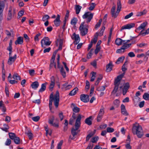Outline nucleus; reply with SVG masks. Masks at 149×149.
Listing matches in <instances>:
<instances>
[{
	"instance_id": "nucleus-41",
	"label": "nucleus",
	"mask_w": 149,
	"mask_h": 149,
	"mask_svg": "<svg viewBox=\"0 0 149 149\" xmlns=\"http://www.w3.org/2000/svg\"><path fill=\"white\" fill-rule=\"evenodd\" d=\"M149 33V28L146 30L145 32H143V30H142L139 34V35H141L144 36Z\"/></svg>"
},
{
	"instance_id": "nucleus-49",
	"label": "nucleus",
	"mask_w": 149,
	"mask_h": 149,
	"mask_svg": "<svg viewBox=\"0 0 149 149\" xmlns=\"http://www.w3.org/2000/svg\"><path fill=\"white\" fill-rule=\"evenodd\" d=\"M98 139V137L97 136H95L92 138L91 141L92 143H94L97 141Z\"/></svg>"
},
{
	"instance_id": "nucleus-3",
	"label": "nucleus",
	"mask_w": 149,
	"mask_h": 149,
	"mask_svg": "<svg viewBox=\"0 0 149 149\" xmlns=\"http://www.w3.org/2000/svg\"><path fill=\"white\" fill-rule=\"evenodd\" d=\"M81 116L80 114H79L77 116L76 120L75 125V128L72 127L71 130V134L72 136H75L78 134V132H76L79 128L81 125Z\"/></svg>"
},
{
	"instance_id": "nucleus-32",
	"label": "nucleus",
	"mask_w": 149,
	"mask_h": 149,
	"mask_svg": "<svg viewBox=\"0 0 149 149\" xmlns=\"http://www.w3.org/2000/svg\"><path fill=\"white\" fill-rule=\"evenodd\" d=\"M103 77L102 75L101 74H99V77L97 78V79L95 83V85L97 86L98 84L100 81L102 79Z\"/></svg>"
},
{
	"instance_id": "nucleus-43",
	"label": "nucleus",
	"mask_w": 149,
	"mask_h": 149,
	"mask_svg": "<svg viewBox=\"0 0 149 149\" xmlns=\"http://www.w3.org/2000/svg\"><path fill=\"white\" fill-rule=\"evenodd\" d=\"M81 8V7L79 5H76L75 7V10L76 11V13L77 14H78Z\"/></svg>"
},
{
	"instance_id": "nucleus-50",
	"label": "nucleus",
	"mask_w": 149,
	"mask_h": 149,
	"mask_svg": "<svg viewBox=\"0 0 149 149\" xmlns=\"http://www.w3.org/2000/svg\"><path fill=\"white\" fill-rule=\"evenodd\" d=\"M49 18L50 17L48 15H45L43 17L42 20L43 21L45 22L48 20V19H49Z\"/></svg>"
},
{
	"instance_id": "nucleus-13",
	"label": "nucleus",
	"mask_w": 149,
	"mask_h": 149,
	"mask_svg": "<svg viewBox=\"0 0 149 149\" xmlns=\"http://www.w3.org/2000/svg\"><path fill=\"white\" fill-rule=\"evenodd\" d=\"M135 26V24L133 23H131L130 24H128L126 25L122 26L121 28L120 31H122L123 30L126 29H130L133 27Z\"/></svg>"
},
{
	"instance_id": "nucleus-25",
	"label": "nucleus",
	"mask_w": 149,
	"mask_h": 149,
	"mask_svg": "<svg viewBox=\"0 0 149 149\" xmlns=\"http://www.w3.org/2000/svg\"><path fill=\"white\" fill-rule=\"evenodd\" d=\"M92 116H90L88 118H86L85 120V123L88 125H90L92 124V123L91 119Z\"/></svg>"
},
{
	"instance_id": "nucleus-45",
	"label": "nucleus",
	"mask_w": 149,
	"mask_h": 149,
	"mask_svg": "<svg viewBox=\"0 0 149 149\" xmlns=\"http://www.w3.org/2000/svg\"><path fill=\"white\" fill-rule=\"evenodd\" d=\"M77 19L76 18L74 17L71 20V24L72 25H75L77 22Z\"/></svg>"
},
{
	"instance_id": "nucleus-62",
	"label": "nucleus",
	"mask_w": 149,
	"mask_h": 149,
	"mask_svg": "<svg viewBox=\"0 0 149 149\" xmlns=\"http://www.w3.org/2000/svg\"><path fill=\"white\" fill-rule=\"evenodd\" d=\"M100 48L101 47L100 46H96V48L95 51V54H97L100 51Z\"/></svg>"
},
{
	"instance_id": "nucleus-52",
	"label": "nucleus",
	"mask_w": 149,
	"mask_h": 149,
	"mask_svg": "<svg viewBox=\"0 0 149 149\" xmlns=\"http://www.w3.org/2000/svg\"><path fill=\"white\" fill-rule=\"evenodd\" d=\"M143 97L144 99L146 100H148L149 98V94L145 93L143 95Z\"/></svg>"
},
{
	"instance_id": "nucleus-5",
	"label": "nucleus",
	"mask_w": 149,
	"mask_h": 149,
	"mask_svg": "<svg viewBox=\"0 0 149 149\" xmlns=\"http://www.w3.org/2000/svg\"><path fill=\"white\" fill-rule=\"evenodd\" d=\"M89 26L88 24H85V22H83L81 23L79 27V30L80 32L81 35L84 36L87 34Z\"/></svg>"
},
{
	"instance_id": "nucleus-58",
	"label": "nucleus",
	"mask_w": 149,
	"mask_h": 149,
	"mask_svg": "<svg viewBox=\"0 0 149 149\" xmlns=\"http://www.w3.org/2000/svg\"><path fill=\"white\" fill-rule=\"evenodd\" d=\"M5 92L6 95L7 97L9 96V90L8 87L7 86H6L5 87Z\"/></svg>"
},
{
	"instance_id": "nucleus-35",
	"label": "nucleus",
	"mask_w": 149,
	"mask_h": 149,
	"mask_svg": "<svg viewBox=\"0 0 149 149\" xmlns=\"http://www.w3.org/2000/svg\"><path fill=\"white\" fill-rule=\"evenodd\" d=\"M125 74V72H124L118 76L115 79V80L117 81H118L119 82H120V80H121L123 77L124 76Z\"/></svg>"
},
{
	"instance_id": "nucleus-57",
	"label": "nucleus",
	"mask_w": 149,
	"mask_h": 149,
	"mask_svg": "<svg viewBox=\"0 0 149 149\" xmlns=\"http://www.w3.org/2000/svg\"><path fill=\"white\" fill-rule=\"evenodd\" d=\"M54 120V116H52L51 117V118L49 119V120L48 122L49 123L50 125L52 124L53 123Z\"/></svg>"
},
{
	"instance_id": "nucleus-15",
	"label": "nucleus",
	"mask_w": 149,
	"mask_h": 149,
	"mask_svg": "<svg viewBox=\"0 0 149 149\" xmlns=\"http://www.w3.org/2000/svg\"><path fill=\"white\" fill-rule=\"evenodd\" d=\"M16 57L17 55L16 54L13 57H9L8 61V64L9 65H11L14 62L16 59Z\"/></svg>"
},
{
	"instance_id": "nucleus-44",
	"label": "nucleus",
	"mask_w": 149,
	"mask_h": 149,
	"mask_svg": "<svg viewBox=\"0 0 149 149\" xmlns=\"http://www.w3.org/2000/svg\"><path fill=\"white\" fill-rule=\"evenodd\" d=\"M146 12L147 11L145 10H144L142 12L138 13L136 15V16L138 17L141 16L146 14Z\"/></svg>"
},
{
	"instance_id": "nucleus-27",
	"label": "nucleus",
	"mask_w": 149,
	"mask_h": 149,
	"mask_svg": "<svg viewBox=\"0 0 149 149\" xmlns=\"http://www.w3.org/2000/svg\"><path fill=\"white\" fill-rule=\"evenodd\" d=\"M63 88L65 90H68L72 87V85L68 84V83H65L62 85Z\"/></svg>"
},
{
	"instance_id": "nucleus-56",
	"label": "nucleus",
	"mask_w": 149,
	"mask_h": 149,
	"mask_svg": "<svg viewBox=\"0 0 149 149\" xmlns=\"http://www.w3.org/2000/svg\"><path fill=\"white\" fill-rule=\"evenodd\" d=\"M114 131V129L112 127H108L107 128V131L108 132L112 133Z\"/></svg>"
},
{
	"instance_id": "nucleus-21",
	"label": "nucleus",
	"mask_w": 149,
	"mask_h": 149,
	"mask_svg": "<svg viewBox=\"0 0 149 149\" xmlns=\"http://www.w3.org/2000/svg\"><path fill=\"white\" fill-rule=\"evenodd\" d=\"M25 133L28 136L29 139L31 140L33 137V135L32 133L31 132L30 130L28 129L26 130L25 131Z\"/></svg>"
},
{
	"instance_id": "nucleus-46",
	"label": "nucleus",
	"mask_w": 149,
	"mask_h": 149,
	"mask_svg": "<svg viewBox=\"0 0 149 149\" xmlns=\"http://www.w3.org/2000/svg\"><path fill=\"white\" fill-rule=\"evenodd\" d=\"M41 35L40 33H38L36 34L34 37V40L35 42H38L40 40L39 38H38Z\"/></svg>"
},
{
	"instance_id": "nucleus-28",
	"label": "nucleus",
	"mask_w": 149,
	"mask_h": 149,
	"mask_svg": "<svg viewBox=\"0 0 149 149\" xmlns=\"http://www.w3.org/2000/svg\"><path fill=\"white\" fill-rule=\"evenodd\" d=\"M112 63H110L106 65V72H109L112 70Z\"/></svg>"
},
{
	"instance_id": "nucleus-34",
	"label": "nucleus",
	"mask_w": 149,
	"mask_h": 149,
	"mask_svg": "<svg viewBox=\"0 0 149 149\" xmlns=\"http://www.w3.org/2000/svg\"><path fill=\"white\" fill-rule=\"evenodd\" d=\"M115 42L117 45H120L122 43V40L120 38H117L116 39Z\"/></svg>"
},
{
	"instance_id": "nucleus-6",
	"label": "nucleus",
	"mask_w": 149,
	"mask_h": 149,
	"mask_svg": "<svg viewBox=\"0 0 149 149\" xmlns=\"http://www.w3.org/2000/svg\"><path fill=\"white\" fill-rule=\"evenodd\" d=\"M93 13L90 12H87L83 15L82 17L83 19H86V22L88 23L93 18Z\"/></svg>"
},
{
	"instance_id": "nucleus-51",
	"label": "nucleus",
	"mask_w": 149,
	"mask_h": 149,
	"mask_svg": "<svg viewBox=\"0 0 149 149\" xmlns=\"http://www.w3.org/2000/svg\"><path fill=\"white\" fill-rule=\"evenodd\" d=\"M96 4L95 3H92L90 4V7L88 8V9L90 10H92L94 9Z\"/></svg>"
},
{
	"instance_id": "nucleus-39",
	"label": "nucleus",
	"mask_w": 149,
	"mask_h": 149,
	"mask_svg": "<svg viewBox=\"0 0 149 149\" xmlns=\"http://www.w3.org/2000/svg\"><path fill=\"white\" fill-rule=\"evenodd\" d=\"M124 56H121L119 58L117 61L116 62V63L117 64H119L120 63L122 62L124 59Z\"/></svg>"
},
{
	"instance_id": "nucleus-16",
	"label": "nucleus",
	"mask_w": 149,
	"mask_h": 149,
	"mask_svg": "<svg viewBox=\"0 0 149 149\" xmlns=\"http://www.w3.org/2000/svg\"><path fill=\"white\" fill-rule=\"evenodd\" d=\"M130 87L129 84L128 82L125 83L123 89V94L125 95L127 91Z\"/></svg>"
},
{
	"instance_id": "nucleus-9",
	"label": "nucleus",
	"mask_w": 149,
	"mask_h": 149,
	"mask_svg": "<svg viewBox=\"0 0 149 149\" xmlns=\"http://www.w3.org/2000/svg\"><path fill=\"white\" fill-rule=\"evenodd\" d=\"M71 38L72 39L74 40V43L75 45H77L78 44L80 40V38L79 35L75 33H73L71 36Z\"/></svg>"
},
{
	"instance_id": "nucleus-29",
	"label": "nucleus",
	"mask_w": 149,
	"mask_h": 149,
	"mask_svg": "<svg viewBox=\"0 0 149 149\" xmlns=\"http://www.w3.org/2000/svg\"><path fill=\"white\" fill-rule=\"evenodd\" d=\"M60 72L62 75L63 78H65L66 77V72L65 71L64 69L63 66H60Z\"/></svg>"
},
{
	"instance_id": "nucleus-36",
	"label": "nucleus",
	"mask_w": 149,
	"mask_h": 149,
	"mask_svg": "<svg viewBox=\"0 0 149 149\" xmlns=\"http://www.w3.org/2000/svg\"><path fill=\"white\" fill-rule=\"evenodd\" d=\"M3 127L1 128V129L3 131L6 132H8V130L9 128V127L7 124H4L3 125Z\"/></svg>"
},
{
	"instance_id": "nucleus-14",
	"label": "nucleus",
	"mask_w": 149,
	"mask_h": 149,
	"mask_svg": "<svg viewBox=\"0 0 149 149\" xmlns=\"http://www.w3.org/2000/svg\"><path fill=\"white\" fill-rule=\"evenodd\" d=\"M61 22L60 15L58 14L56 19L54 21V22L55 26L56 27L59 26L60 25Z\"/></svg>"
},
{
	"instance_id": "nucleus-30",
	"label": "nucleus",
	"mask_w": 149,
	"mask_h": 149,
	"mask_svg": "<svg viewBox=\"0 0 149 149\" xmlns=\"http://www.w3.org/2000/svg\"><path fill=\"white\" fill-rule=\"evenodd\" d=\"M98 36V33L96 32L95 35L93 39L91 40V42L93 43H95L97 40V37Z\"/></svg>"
},
{
	"instance_id": "nucleus-60",
	"label": "nucleus",
	"mask_w": 149,
	"mask_h": 149,
	"mask_svg": "<svg viewBox=\"0 0 149 149\" xmlns=\"http://www.w3.org/2000/svg\"><path fill=\"white\" fill-rule=\"evenodd\" d=\"M40 117L39 116H36L32 118V119L33 120L37 122L40 119Z\"/></svg>"
},
{
	"instance_id": "nucleus-63",
	"label": "nucleus",
	"mask_w": 149,
	"mask_h": 149,
	"mask_svg": "<svg viewBox=\"0 0 149 149\" xmlns=\"http://www.w3.org/2000/svg\"><path fill=\"white\" fill-rule=\"evenodd\" d=\"M11 143V140L9 139H7L6 141L5 142V144L6 146H9L10 144Z\"/></svg>"
},
{
	"instance_id": "nucleus-18",
	"label": "nucleus",
	"mask_w": 149,
	"mask_h": 149,
	"mask_svg": "<svg viewBox=\"0 0 149 149\" xmlns=\"http://www.w3.org/2000/svg\"><path fill=\"white\" fill-rule=\"evenodd\" d=\"M140 98L139 97L134 96L133 100L134 104L135 106L136 107L138 106V105L139 102L140 101Z\"/></svg>"
},
{
	"instance_id": "nucleus-8",
	"label": "nucleus",
	"mask_w": 149,
	"mask_h": 149,
	"mask_svg": "<svg viewBox=\"0 0 149 149\" xmlns=\"http://www.w3.org/2000/svg\"><path fill=\"white\" fill-rule=\"evenodd\" d=\"M104 113V109L103 107H102L100 110L99 113L97 116V122H100L101 121Z\"/></svg>"
},
{
	"instance_id": "nucleus-54",
	"label": "nucleus",
	"mask_w": 149,
	"mask_h": 149,
	"mask_svg": "<svg viewBox=\"0 0 149 149\" xmlns=\"http://www.w3.org/2000/svg\"><path fill=\"white\" fill-rule=\"evenodd\" d=\"M60 56L59 54H57V68H60Z\"/></svg>"
},
{
	"instance_id": "nucleus-38",
	"label": "nucleus",
	"mask_w": 149,
	"mask_h": 149,
	"mask_svg": "<svg viewBox=\"0 0 149 149\" xmlns=\"http://www.w3.org/2000/svg\"><path fill=\"white\" fill-rule=\"evenodd\" d=\"M13 78L15 80H20L21 79L20 77L17 74H15L13 75Z\"/></svg>"
},
{
	"instance_id": "nucleus-24",
	"label": "nucleus",
	"mask_w": 149,
	"mask_h": 149,
	"mask_svg": "<svg viewBox=\"0 0 149 149\" xmlns=\"http://www.w3.org/2000/svg\"><path fill=\"white\" fill-rule=\"evenodd\" d=\"M12 6H10L8 15L7 19L8 20H11L12 18Z\"/></svg>"
},
{
	"instance_id": "nucleus-55",
	"label": "nucleus",
	"mask_w": 149,
	"mask_h": 149,
	"mask_svg": "<svg viewBox=\"0 0 149 149\" xmlns=\"http://www.w3.org/2000/svg\"><path fill=\"white\" fill-rule=\"evenodd\" d=\"M105 86H100L97 88V90L98 91H102L105 90Z\"/></svg>"
},
{
	"instance_id": "nucleus-1",
	"label": "nucleus",
	"mask_w": 149,
	"mask_h": 149,
	"mask_svg": "<svg viewBox=\"0 0 149 149\" xmlns=\"http://www.w3.org/2000/svg\"><path fill=\"white\" fill-rule=\"evenodd\" d=\"M53 101H54V104L56 107H58L59 101V95L58 91H56L54 97H53V95L52 93H51L50 94L49 103V108L50 110H52Z\"/></svg>"
},
{
	"instance_id": "nucleus-53",
	"label": "nucleus",
	"mask_w": 149,
	"mask_h": 149,
	"mask_svg": "<svg viewBox=\"0 0 149 149\" xmlns=\"http://www.w3.org/2000/svg\"><path fill=\"white\" fill-rule=\"evenodd\" d=\"M92 76L91 78V81H93L95 79V75L96 74V72H91Z\"/></svg>"
},
{
	"instance_id": "nucleus-20",
	"label": "nucleus",
	"mask_w": 149,
	"mask_h": 149,
	"mask_svg": "<svg viewBox=\"0 0 149 149\" xmlns=\"http://www.w3.org/2000/svg\"><path fill=\"white\" fill-rule=\"evenodd\" d=\"M47 84L48 83L47 82L42 84L41 86V88L39 89L38 92L39 93H42L46 89V86Z\"/></svg>"
},
{
	"instance_id": "nucleus-64",
	"label": "nucleus",
	"mask_w": 149,
	"mask_h": 149,
	"mask_svg": "<svg viewBox=\"0 0 149 149\" xmlns=\"http://www.w3.org/2000/svg\"><path fill=\"white\" fill-rule=\"evenodd\" d=\"M122 113L125 116H127L129 115L128 113L127 112L125 109L121 111Z\"/></svg>"
},
{
	"instance_id": "nucleus-61",
	"label": "nucleus",
	"mask_w": 149,
	"mask_h": 149,
	"mask_svg": "<svg viewBox=\"0 0 149 149\" xmlns=\"http://www.w3.org/2000/svg\"><path fill=\"white\" fill-rule=\"evenodd\" d=\"M124 52V50L121 47L120 49H118L116 51V52L117 53H123Z\"/></svg>"
},
{
	"instance_id": "nucleus-19",
	"label": "nucleus",
	"mask_w": 149,
	"mask_h": 149,
	"mask_svg": "<svg viewBox=\"0 0 149 149\" xmlns=\"http://www.w3.org/2000/svg\"><path fill=\"white\" fill-rule=\"evenodd\" d=\"M148 23L147 22H145L142 23L138 27L136 30H140L141 29H143V30L144 29L145 27L147 25Z\"/></svg>"
},
{
	"instance_id": "nucleus-37",
	"label": "nucleus",
	"mask_w": 149,
	"mask_h": 149,
	"mask_svg": "<svg viewBox=\"0 0 149 149\" xmlns=\"http://www.w3.org/2000/svg\"><path fill=\"white\" fill-rule=\"evenodd\" d=\"M72 105H73L74 107L72 109L73 111L75 113H79L80 111V109L79 107L75 106H74V104H72Z\"/></svg>"
},
{
	"instance_id": "nucleus-59",
	"label": "nucleus",
	"mask_w": 149,
	"mask_h": 149,
	"mask_svg": "<svg viewBox=\"0 0 149 149\" xmlns=\"http://www.w3.org/2000/svg\"><path fill=\"white\" fill-rule=\"evenodd\" d=\"M137 45L140 47L141 48L143 47L144 46H147V44L142 42L140 44H137Z\"/></svg>"
},
{
	"instance_id": "nucleus-31",
	"label": "nucleus",
	"mask_w": 149,
	"mask_h": 149,
	"mask_svg": "<svg viewBox=\"0 0 149 149\" xmlns=\"http://www.w3.org/2000/svg\"><path fill=\"white\" fill-rule=\"evenodd\" d=\"M95 130H94L93 132H91L87 136L86 139V141H87L89 140L95 134Z\"/></svg>"
},
{
	"instance_id": "nucleus-11",
	"label": "nucleus",
	"mask_w": 149,
	"mask_h": 149,
	"mask_svg": "<svg viewBox=\"0 0 149 149\" xmlns=\"http://www.w3.org/2000/svg\"><path fill=\"white\" fill-rule=\"evenodd\" d=\"M80 99L84 102H87L89 101V95H87L81 94L80 96Z\"/></svg>"
},
{
	"instance_id": "nucleus-40",
	"label": "nucleus",
	"mask_w": 149,
	"mask_h": 149,
	"mask_svg": "<svg viewBox=\"0 0 149 149\" xmlns=\"http://www.w3.org/2000/svg\"><path fill=\"white\" fill-rule=\"evenodd\" d=\"M131 43L127 44L126 43H124V44L122 46L123 49L125 50V49H128L130 46L131 45Z\"/></svg>"
},
{
	"instance_id": "nucleus-26",
	"label": "nucleus",
	"mask_w": 149,
	"mask_h": 149,
	"mask_svg": "<svg viewBox=\"0 0 149 149\" xmlns=\"http://www.w3.org/2000/svg\"><path fill=\"white\" fill-rule=\"evenodd\" d=\"M4 6V2L3 1H0V14H2Z\"/></svg>"
},
{
	"instance_id": "nucleus-47",
	"label": "nucleus",
	"mask_w": 149,
	"mask_h": 149,
	"mask_svg": "<svg viewBox=\"0 0 149 149\" xmlns=\"http://www.w3.org/2000/svg\"><path fill=\"white\" fill-rule=\"evenodd\" d=\"M8 134L10 138L12 140H13L16 137L15 134L14 133L10 132Z\"/></svg>"
},
{
	"instance_id": "nucleus-42",
	"label": "nucleus",
	"mask_w": 149,
	"mask_h": 149,
	"mask_svg": "<svg viewBox=\"0 0 149 149\" xmlns=\"http://www.w3.org/2000/svg\"><path fill=\"white\" fill-rule=\"evenodd\" d=\"M14 143L17 144H19L20 143V139L17 136H16L13 139Z\"/></svg>"
},
{
	"instance_id": "nucleus-12",
	"label": "nucleus",
	"mask_w": 149,
	"mask_h": 149,
	"mask_svg": "<svg viewBox=\"0 0 149 149\" xmlns=\"http://www.w3.org/2000/svg\"><path fill=\"white\" fill-rule=\"evenodd\" d=\"M120 82H119L118 81L115 80L114 84L115 86L112 92L113 94H115L117 92L118 88V86L120 85Z\"/></svg>"
},
{
	"instance_id": "nucleus-10",
	"label": "nucleus",
	"mask_w": 149,
	"mask_h": 149,
	"mask_svg": "<svg viewBox=\"0 0 149 149\" xmlns=\"http://www.w3.org/2000/svg\"><path fill=\"white\" fill-rule=\"evenodd\" d=\"M55 81L54 77V76H52L50 78L51 83L49 86V90L51 91H52L53 90V88L55 84Z\"/></svg>"
},
{
	"instance_id": "nucleus-23",
	"label": "nucleus",
	"mask_w": 149,
	"mask_h": 149,
	"mask_svg": "<svg viewBox=\"0 0 149 149\" xmlns=\"http://www.w3.org/2000/svg\"><path fill=\"white\" fill-rule=\"evenodd\" d=\"M78 91V88L76 87L70 92L69 94V95L71 96H74L76 94L77 92Z\"/></svg>"
},
{
	"instance_id": "nucleus-2",
	"label": "nucleus",
	"mask_w": 149,
	"mask_h": 149,
	"mask_svg": "<svg viewBox=\"0 0 149 149\" xmlns=\"http://www.w3.org/2000/svg\"><path fill=\"white\" fill-rule=\"evenodd\" d=\"M132 131L134 134H136L138 137L141 138L143 134L142 127L138 124H135L133 126Z\"/></svg>"
},
{
	"instance_id": "nucleus-33",
	"label": "nucleus",
	"mask_w": 149,
	"mask_h": 149,
	"mask_svg": "<svg viewBox=\"0 0 149 149\" xmlns=\"http://www.w3.org/2000/svg\"><path fill=\"white\" fill-rule=\"evenodd\" d=\"M106 23V22L103 23V24H104V25ZM105 29V27L104 26V25L103 26H102V28L101 29V30L100 31V33H98V36H102L103 35L104 31V30Z\"/></svg>"
},
{
	"instance_id": "nucleus-48",
	"label": "nucleus",
	"mask_w": 149,
	"mask_h": 149,
	"mask_svg": "<svg viewBox=\"0 0 149 149\" xmlns=\"http://www.w3.org/2000/svg\"><path fill=\"white\" fill-rule=\"evenodd\" d=\"M102 22V19H100L99 20V22H97L96 24L95 25V29H97V28L99 27L101 24V22Z\"/></svg>"
},
{
	"instance_id": "nucleus-7",
	"label": "nucleus",
	"mask_w": 149,
	"mask_h": 149,
	"mask_svg": "<svg viewBox=\"0 0 149 149\" xmlns=\"http://www.w3.org/2000/svg\"><path fill=\"white\" fill-rule=\"evenodd\" d=\"M52 42L49 41V39L48 37H45L42 39L41 41V46L44 48L45 47H44L43 44L47 46H49L50 45Z\"/></svg>"
},
{
	"instance_id": "nucleus-22",
	"label": "nucleus",
	"mask_w": 149,
	"mask_h": 149,
	"mask_svg": "<svg viewBox=\"0 0 149 149\" xmlns=\"http://www.w3.org/2000/svg\"><path fill=\"white\" fill-rule=\"evenodd\" d=\"M39 86V84L37 81H36L32 83L31 85L32 88L34 89H36Z\"/></svg>"
},
{
	"instance_id": "nucleus-4",
	"label": "nucleus",
	"mask_w": 149,
	"mask_h": 149,
	"mask_svg": "<svg viewBox=\"0 0 149 149\" xmlns=\"http://www.w3.org/2000/svg\"><path fill=\"white\" fill-rule=\"evenodd\" d=\"M117 6V11L116 13H115V10L116 9L115 6H113L111 10V14L112 17L114 18H116L117 17L122 8L121 1L120 0H118Z\"/></svg>"
},
{
	"instance_id": "nucleus-17",
	"label": "nucleus",
	"mask_w": 149,
	"mask_h": 149,
	"mask_svg": "<svg viewBox=\"0 0 149 149\" xmlns=\"http://www.w3.org/2000/svg\"><path fill=\"white\" fill-rule=\"evenodd\" d=\"M23 42V38L22 37H19L17 38V40L15 42L16 45L17 44H22Z\"/></svg>"
}]
</instances>
